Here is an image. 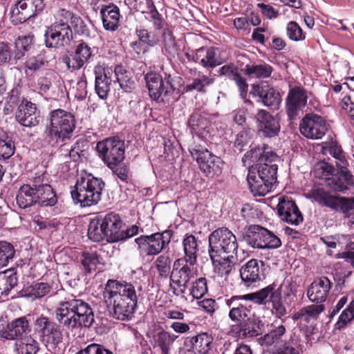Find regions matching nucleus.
Here are the masks:
<instances>
[{
	"label": "nucleus",
	"instance_id": "1",
	"mask_svg": "<svg viewBox=\"0 0 354 354\" xmlns=\"http://www.w3.org/2000/svg\"><path fill=\"white\" fill-rule=\"evenodd\" d=\"M141 292L140 284L114 279H109L102 290L106 303L112 305L113 318L124 322L134 317Z\"/></svg>",
	"mask_w": 354,
	"mask_h": 354
},
{
	"label": "nucleus",
	"instance_id": "2",
	"mask_svg": "<svg viewBox=\"0 0 354 354\" xmlns=\"http://www.w3.org/2000/svg\"><path fill=\"white\" fill-rule=\"evenodd\" d=\"M277 160L253 164L248 167L247 180L250 192L255 196H264L272 191L277 180Z\"/></svg>",
	"mask_w": 354,
	"mask_h": 354
},
{
	"label": "nucleus",
	"instance_id": "3",
	"mask_svg": "<svg viewBox=\"0 0 354 354\" xmlns=\"http://www.w3.org/2000/svg\"><path fill=\"white\" fill-rule=\"evenodd\" d=\"M307 198L321 207L328 208L334 212L342 214L345 218H350V222L354 224V215L351 214L354 209V196H342L324 188L318 187L312 189L308 194Z\"/></svg>",
	"mask_w": 354,
	"mask_h": 354
},
{
	"label": "nucleus",
	"instance_id": "4",
	"mask_svg": "<svg viewBox=\"0 0 354 354\" xmlns=\"http://www.w3.org/2000/svg\"><path fill=\"white\" fill-rule=\"evenodd\" d=\"M90 218V240L99 242L104 237L112 242H116V235L119 234L122 226V221L115 213L106 214L104 218L96 214H91Z\"/></svg>",
	"mask_w": 354,
	"mask_h": 354
},
{
	"label": "nucleus",
	"instance_id": "5",
	"mask_svg": "<svg viewBox=\"0 0 354 354\" xmlns=\"http://www.w3.org/2000/svg\"><path fill=\"white\" fill-rule=\"evenodd\" d=\"M88 305L80 299L62 302L56 310L60 324L68 328L86 327L88 319Z\"/></svg>",
	"mask_w": 354,
	"mask_h": 354
},
{
	"label": "nucleus",
	"instance_id": "6",
	"mask_svg": "<svg viewBox=\"0 0 354 354\" xmlns=\"http://www.w3.org/2000/svg\"><path fill=\"white\" fill-rule=\"evenodd\" d=\"M263 297L258 291L245 295H233L225 299V305L227 307L230 319L236 323L248 319L254 315L252 304L259 305L261 303Z\"/></svg>",
	"mask_w": 354,
	"mask_h": 354
},
{
	"label": "nucleus",
	"instance_id": "7",
	"mask_svg": "<svg viewBox=\"0 0 354 354\" xmlns=\"http://www.w3.org/2000/svg\"><path fill=\"white\" fill-rule=\"evenodd\" d=\"M208 241L211 260L222 255H233L239 247L236 236L227 227H219L213 231L208 237Z\"/></svg>",
	"mask_w": 354,
	"mask_h": 354
},
{
	"label": "nucleus",
	"instance_id": "8",
	"mask_svg": "<svg viewBox=\"0 0 354 354\" xmlns=\"http://www.w3.org/2000/svg\"><path fill=\"white\" fill-rule=\"evenodd\" d=\"M239 239L254 249H277L281 245V239L277 235L259 225L245 227Z\"/></svg>",
	"mask_w": 354,
	"mask_h": 354
},
{
	"label": "nucleus",
	"instance_id": "9",
	"mask_svg": "<svg viewBox=\"0 0 354 354\" xmlns=\"http://www.w3.org/2000/svg\"><path fill=\"white\" fill-rule=\"evenodd\" d=\"M33 328L46 348L51 352H55L63 339L60 326L50 318L41 315L34 321Z\"/></svg>",
	"mask_w": 354,
	"mask_h": 354
},
{
	"label": "nucleus",
	"instance_id": "10",
	"mask_svg": "<svg viewBox=\"0 0 354 354\" xmlns=\"http://www.w3.org/2000/svg\"><path fill=\"white\" fill-rule=\"evenodd\" d=\"M145 80L149 95L152 100L157 103L170 102L174 92L170 75L163 78L158 73L151 71L145 75Z\"/></svg>",
	"mask_w": 354,
	"mask_h": 354
},
{
	"label": "nucleus",
	"instance_id": "11",
	"mask_svg": "<svg viewBox=\"0 0 354 354\" xmlns=\"http://www.w3.org/2000/svg\"><path fill=\"white\" fill-rule=\"evenodd\" d=\"M172 236L173 232L166 230L150 235H140L135 239V243L140 255L155 256L168 246Z\"/></svg>",
	"mask_w": 354,
	"mask_h": 354
},
{
	"label": "nucleus",
	"instance_id": "12",
	"mask_svg": "<svg viewBox=\"0 0 354 354\" xmlns=\"http://www.w3.org/2000/svg\"><path fill=\"white\" fill-rule=\"evenodd\" d=\"M189 151L196 160L199 169L207 176H214L221 173L223 161L205 147L194 143L189 147Z\"/></svg>",
	"mask_w": 354,
	"mask_h": 354
},
{
	"label": "nucleus",
	"instance_id": "13",
	"mask_svg": "<svg viewBox=\"0 0 354 354\" xmlns=\"http://www.w3.org/2000/svg\"><path fill=\"white\" fill-rule=\"evenodd\" d=\"M75 127L74 116L71 113L57 109L51 112L50 127L48 133L53 139L64 141L70 138Z\"/></svg>",
	"mask_w": 354,
	"mask_h": 354
},
{
	"label": "nucleus",
	"instance_id": "14",
	"mask_svg": "<svg viewBox=\"0 0 354 354\" xmlns=\"http://www.w3.org/2000/svg\"><path fill=\"white\" fill-rule=\"evenodd\" d=\"M96 151L109 168H114L124 159V141L115 137L97 142Z\"/></svg>",
	"mask_w": 354,
	"mask_h": 354
},
{
	"label": "nucleus",
	"instance_id": "15",
	"mask_svg": "<svg viewBox=\"0 0 354 354\" xmlns=\"http://www.w3.org/2000/svg\"><path fill=\"white\" fill-rule=\"evenodd\" d=\"M72 30L68 21L64 17L55 22L45 34L46 46L50 48H59L68 44L72 39Z\"/></svg>",
	"mask_w": 354,
	"mask_h": 354
},
{
	"label": "nucleus",
	"instance_id": "16",
	"mask_svg": "<svg viewBox=\"0 0 354 354\" xmlns=\"http://www.w3.org/2000/svg\"><path fill=\"white\" fill-rule=\"evenodd\" d=\"M326 120L316 113H306L299 124L301 133L311 140L322 139L328 130Z\"/></svg>",
	"mask_w": 354,
	"mask_h": 354
},
{
	"label": "nucleus",
	"instance_id": "17",
	"mask_svg": "<svg viewBox=\"0 0 354 354\" xmlns=\"http://www.w3.org/2000/svg\"><path fill=\"white\" fill-rule=\"evenodd\" d=\"M308 99L307 91L301 86L290 88L286 98V112L290 121L297 120L303 113Z\"/></svg>",
	"mask_w": 354,
	"mask_h": 354
},
{
	"label": "nucleus",
	"instance_id": "18",
	"mask_svg": "<svg viewBox=\"0 0 354 354\" xmlns=\"http://www.w3.org/2000/svg\"><path fill=\"white\" fill-rule=\"evenodd\" d=\"M219 48L214 46L201 47L195 50L185 53L189 62L201 64L207 69H213L225 62L219 54Z\"/></svg>",
	"mask_w": 354,
	"mask_h": 354
},
{
	"label": "nucleus",
	"instance_id": "19",
	"mask_svg": "<svg viewBox=\"0 0 354 354\" xmlns=\"http://www.w3.org/2000/svg\"><path fill=\"white\" fill-rule=\"evenodd\" d=\"M189 261L178 263V259L174 261V268L170 277L171 283L177 286L174 288L173 292L176 296L183 295L188 286L189 281L194 277V271Z\"/></svg>",
	"mask_w": 354,
	"mask_h": 354
},
{
	"label": "nucleus",
	"instance_id": "20",
	"mask_svg": "<svg viewBox=\"0 0 354 354\" xmlns=\"http://www.w3.org/2000/svg\"><path fill=\"white\" fill-rule=\"evenodd\" d=\"M44 7V0H20L10 12L12 21L21 24L35 16Z\"/></svg>",
	"mask_w": 354,
	"mask_h": 354
},
{
	"label": "nucleus",
	"instance_id": "21",
	"mask_svg": "<svg viewBox=\"0 0 354 354\" xmlns=\"http://www.w3.org/2000/svg\"><path fill=\"white\" fill-rule=\"evenodd\" d=\"M279 217L290 225H298L303 221V216L295 201L289 196L279 198L277 205Z\"/></svg>",
	"mask_w": 354,
	"mask_h": 354
},
{
	"label": "nucleus",
	"instance_id": "22",
	"mask_svg": "<svg viewBox=\"0 0 354 354\" xmlns=\"http://www.w3.org/2000/svg\"><path fill=\"white\" fill-rule=\"evenodd\" d=\"M250 94L266 106L278 109L281 102L279 92L268 84H252Z\"/></svg>",
	"mask_w": 354,
	"mask_h": 354
},
{
	"label": "nucleus",
	"instance_id": "23",
	"mask_svg": "<svg viewBox=\"0 0 354 354\" xmlns=\"http://www.w3.org/2000/svg\"><path fill=\"white\" fill-rule=\"evenodd\" d=\"M274 284H270L258 290L263 297L261 303L259 305H266L267 303L272 304V313L277 318L281 319L287 314L286 308L282 302L281 292L279 288H275Z\"/></svg>",
	"mask_w": 354,
	"mask_h": 354
},
{
	"label": "nucleus",
	"instance_id": "24",
	"mask_svg": "<svg viewBox=\"0 0 354 354\" xmlns=\"http://www.w3.org/2000/svg\"><path fill=\"white\" fill-rule=\"evenodd\" d=\"M264 263L262 261L252 259L244 263L239 269L240 277L247 287L264 279Z\"/></svg>",
	"mask_w": 354,
	"mask_h": 354
},
{
	"label": "nucleus",
	"instance_id": "25",
	"mask_svg": "<svg viewBox=\"0 0 354 354\" xmlns=\"http://www.w3.org/2000/svg\"><path fill=\"white\" fill-rule=\"evenodd\" d=\"M279 156L275 152L270 150L269 147L265 144L262 145L250 146L242 158L243 165L246 166L253 162L254 164L263 163L268 160H277Z\"/></svg>",
	"mask_w": 354,
	"mask_h": 354
},
{
	"label": "nucleus",
	"instance_id": "26",
	"mask_svg": "<svg viewBox=\"0 0 354 354\" xmlns=\"http://www.w3.org/2000/svg\"><path fill=\"white\" fill-rule=\"evenodd\" d=\"M332 287V283L325 276L315 278L307 290V296L311 302L322 304L324 302Z\"/></svg>",
	"mask_w": 354,
	"mask_h": 354
},
{
	"label": "nucleus",
	"instance_id": "27",
	"mask_svg": "<svg viewBox=\"0 0 354 354\" xmlns=\"http://www.w3.org/2000/svg\"><path fill=\"white\" fill-rule=\"evenodd\" d=\"M17 121L27 127L39 124L40 117L36 105L27 100H22L15 114Z\"/></svg>",
	"mask_w": 354,
	"mask_h": 354
},
{
	"label": "nucleus",
	"instance_id": "28",
	"mask_svg": "<svg viewBox=\"0 0 354 354\" xmlns=\"http://www.w3.org/2000/svg\"><path fill=\"white\" fill-rule=\"evenodd\" d=\"M326 183L335 192L345 193L348 190V186L354 184V176L348 167L344 169L337 167L335 172L327 178Z\"/></svg>",
	"mask_w": 354,
	"mask_h": 354
},
{
	"label": "nucleus",
	"instance_id": "29",
	"mask_svg": "<svg viewBox=\"0 0 354 354\" xmlns=\"http://www.w3.org/2000/svg\"><path fill=\"white\" fill-rule=\"evenodd\" d=\"M257 120L259 122V128L263 136L268 138L278 136L280 131L279 121L269 112L263 109L259 110Z\"/></svg>",
	"mask_w": 354,
	"mask_h": 354
},
{
	"label": "nucleus",
	"instance_id": "30",
	"mask_svg": "<svg viewBox=\"0 0 354 354\" xmlns=\"http://www.w3.org/2000/svg\"><path fill=\"white\" fill-rule=\"evenodd\" d=\"M100 15L104 28L107 31L115 32L119 28L120 13L119 8L109 3L100 8Z\"/></svg>",
	"mask_w": 354,
	"mask_h": 354
},
{
	"label": "nucleus",
	"instance_id": "31",
	"mask_svg": "<svg viewBox=\"0 0 354 354\" xmlns=\"http://www.w3.org/2000/svg\"><path fill=\"white\" fill-rule=\"evenodd\" d=\"M99 73L97 70L95 71V93L98 97L104 100L107 97L108 91H109V86L113 81L111 75L112 74L111 68H104L103 69L99 68Z\"/></svg>",
	"mask_w": 354,
	"mask_h": 354
},
{
	"label": "nucleus",
	"instance_id": "32",
	"mask_svg": "<svg viewBox=\"0 0 354 354\" xmlns=\"http://www.w3.org/2000/svg\"><path fill=\"white\" fill-rule=\"evenodd\" d=\"M27 331H30L29 322L26 317H21L7 324L6 331L3 338L6 339H16L21 337Z\"/></svg>",
	"mask_w": 354,
	"mask_h": 354
},
{
	"label": "nucleus",
	"instance_id": "33",
	"mask_svg": "<svg viewBox=\"0 0 354 354\" xmlns=\"http://www.w3.org/2000/svg\"><path fill=\"white\" fill-rule=\"evenodd\" d=\"M185 257L178 259V263L189 261L190 265H195L197 261L198 251L197 239L191 234H186L182 241Z\"/></svg>",
	"mask_w": 354,
	"mask_h": 354
},
{
	"label": "nucleus",
	"instance_id": "34",
	"mask_svg": "<svg viewBox=\"0 0 354 354\" xmlns=\"http://www.w3.org/2000/svg\"><path fill=\"white\" fill-rule=\"evenodd\" d=\"M322 150L335 159L336 167L344 169L345 167H348L349 164L346 158V153L342 146L336 140L323 142Z\"/></svg>",
	"mask_w": 354,
	"mask_h": 354
},
{
	"label": "nucleus",
	"instance_id": "35",
	"mask_svg": "<svg viewBox=\"0 0 354 354\" xmlns=\"http://www.w3.org/2000/svg\"><path fill=\"white\" fill-rule=\"evenodd\" d=\"M301 339L295 333H292L288 339L283 341L274 351L266 352L263 354H301Z\"/></svg>",
	"mask_w": 354,
	"mask_h": 354
},
{
	"label": "nucleus",
	"instance_id": "36",
	"mask_svg": "<svg viewBox=\"0 0 354 354\" xmlns=\"http://www.w3.org/2000/svg\"><path fill=\"white\" fill-rule=\"evenodd\" d=\"M214 83V78L211 75H206L201 72L197 77L192 78L184 87L185 92L196 91L199 93H205L207 88Z\"/></svg>",
	"mask_w": 354,
	"mask_h": 354
},
{
	"label": "nucleus",
	"instance_id": "37",
	"mask_svg": "<svg viewBox=\"0 0 354 354\" xmlns=\"http://www.w3.org/2000/svg\"><path fill=\"white\" fill-rule=\"evenodd\" d=\"M239 323L240 334L245 337H256L263 330V322L259 317H256L254 315Z\"/></svg>",
	"mask_w": 354,
	"mask_h": 354
},
{
	"label": "nucleus",
	"instance_id": "38",
	"mask_svg": "<svg viewBox=\"0 0 354 354\" xmlns=\"http://www.w3.org/2000/svg\"><path fill=\"white\" fill-rule=\"evenodd\" d=\"M35 192L36 203L41 206H52L57 203L56 196L48 184L33 185Z\"/></svg>",
	"mask_w": 354,
	"mask_h": 354
},
{
	"label": "nucleus",
	"instance_id": "39",
	"mask_svg": "<svg viewBox=\"0 0 354 354\" xmlns=\"http://www.w3.org/2000/svg\"><path fill=\"white\" fill-rule=\"evenodd\" d=\"M233 255H222L216 259L212 260L214 271L218 276L227 278L234 268Z\"/></svg>",
	"mask_w": 354,
	"mask_h": 354
},
{
	"label": "nucleus",
	"instance_id": "40",
	"mask_svg": "<svg viewBox=\"0 0 354 354\" xmlns=\"http://www.w3.org/2000/svg\"><path fill=\"white\" fill-rule=\"evenodd\" d=\"M88 59V46L86 43L82 42L77 46L73 59L71 60L69 57H65L64 62L68 68L79 69Z\"/></svg>",
	"mask_w": 354,
	"mask_h": 354
},
{
	"label": "nucleus",
	"instance_id": "41",
	"mask_svg": "<svg viewBox=\"0 0 354 354\" xmlns=\"http://www.w3.org/2000/svg\"><path fill=\"white\" fill-rule=\"evenodd\" d=\"M282 324H272L268 332L259 339V343L263 346H270L278 343L286 333Z\"/></svg>",
	"mask_w": 354,
	"mask_h": 354
},
{
	"label": "nucleus",
	"instance_id": "42",
	"mask_svg": "<svg viewBox=\"0 0 354 354\" xmlns=\"http://www.w3.org/2000/svg\"><path fill=\"white\" fill-rule=\"evenodd\" d=\"M208 120L199 112H194L187 121V127L192 135L203 136L208 127Z\"/></svg>",
	"mask_w": 354,
	"mask_h": 354
},
{
	"label": "nucleus",
	"instance_id": "43",
	"mask_svg": "<svg viewBox=\"0 0 354 354\" xmlns=\"http://www.w3.org/2000/svg\"><path fill=\"white\" fill-rule=\"evenodd\" d=\"M189 342L195 354H206L211 349L212 337L206 333H202L192 337Z\"/></svg>",
	"mask_w": 354,
	"mask_h": 354
},
{
	"label": "nucleus",
	"instance_id": "44",
	"mask_svg": "<svg viewBox=\"0 0 354 354\" xmlns=\"http://www.w3.org/2000/svg\"><path fill=\"white\" fill-rule=\"evenodd\" d=\"M39 349V342L31 335H25L15 342L17 354H36Z\"/></svg>",
	"mask_w": 354,
	"mask_h": 354
},
{
	"label": "nucleus",
	"instance_id": "45",
	"mask_svg": "<svg viewBox=\"0 0 354 354\" xmlns=\"http://www.w3.org/2000/svg\"><path fill=\"white\" fill-rule=\"evenodd\" d=\"M244 73L250 78L265 79L269 77L273 68L268 64H247L244 68Z\"/></svg>",
	"mask_w": 354,
	"mask_h": 354
},
{
	"label": "nucleus",
	"instance_id": "46",
	"mask_svg": "<svg viewBox=\"0 0 354 354\" xmlns=\"http://www.w3.org/2000/svg\"><path fill=\"white\" fill-rule=\"evenodd\" d=\"M35 187L29 185L21 186L17 195V203L21 208L25 209L36 203Z\"/></svg>",
	"mask_w": 354,
	"mask_h": 354
},
{
	"label": "nucleus",
	"instance_id": "47",
	"mask_svg": "<svg viewBox=\"0 0 354 354\" xmlns=\"http://www.w3.org/2000/svg\"><path fill=\"white\" fill-rule=\"evenodd\" d=\"M75 189L71 191V196L75 203H80L81 207L88 205V180L82 178V181L77 180Z\"/></svg>",
	"mask_w": 354,
	"mask_h": 354
},
{
	"label": "nucleus",
	"instance_id": "48",
	"mask_svg": "<svg viewBox=\"0 0 354 354\" xmlns=\"http://www.w3.org/2000/svg\"><path fill=\"white\" fill-rule=\"evenodd\" d=\"M178 336L165 330L158 332L154 337L156 345L161 351V354H170V348Z\"/></svg>",
	"mask_w": 354,
	"mask_h": 354
},
{
	"label": "nucleus",
	"instance_id": "49",
	"mask_svg": "<svg viewBox=\"0 0 354 354\" xmlns=\"http://www.w3.org/2000/svg\"><path fill=\"white\" fill-rule=\"evenodd\" d=\"M114 73V82H117L121 89L124 92L129 93L131 91V86L130 84V73L127 71L126 68L122 64H117L115 66L112 73Z\"/></svg>",
	"mask_w": 354,
	"mask_h": 354
},
{
	"label": "nucleus",
	"instance_id": "50",
	"mask_svg": "<svg viewBox=\"0 0 354 354\" xmlns=\"http://www.w3.org/2000/svg\"><path fill=\"white\" fill-rule=\"evenodd\" d=\"M324 310V306L322 304H312L302 308L295 314V319L308 321L309 318H317Z\"/></svg>",
	"mask_w": 354,
	"mask_h": 354
},
{
	"label": "nucleus",
	"instance_id": "51",
	"mask_svg": "<svg viewBox=\"0 0 354 354\" xmlns=\"http://www.w3.org/2000/svg\"><path fill=\"white\" fill-rule=\"evenodd\" d=\"M17 284L16 273L8 272L0 274V298L1 296H6L10 291Z\"/></svg>",
	"mask_w": 354,
	"mask_h": 354
},
{
	"label": "nucleus",
	"instance_id": "52",
	"mask_svg": "<svg viewBox=\"0 0 354 354\" xmlns=\"http://www.w3.org/2000/svg\"><path fill=\"white\" fill-rule=\"evenodd\" d=\"M59 17H64V20L68 21L71 28L79 34H84L86 31V25L80 17H75L72 12L62 10L59 12Z\"/></svg>",
	"mask_w": 354,
	"mask_h": 354
},
{
	"label": "nucleus",
	"instance_id": "53",
	"mask_svg": "<svg viewBox=\"0 0 354 354\" xmlns=\"http://www.w3.org/2000/svg\"><path fill=\"white\" fill-rule=\"evenodd\" d=\"M354 318V299H353L346 308L339 316L338 320L335 324L334 328L336 330L344 328Z\"/></svg>",
	"mask_w": 354,
	"mask_h": 354
},
{
	"label": "nucleus",
	"instance_id": "54",
	"mask_svg": "<svg viewBox=\"0 0 354 354\" xmlns=\"http://www.w3.org/2000/svg\"><path fill=\"white\" fill-rule=\"evenodd\" d=\"M104 183L100 179L92 176L90 179V206L96 205L101 198Z\"/></svg>",
	"mask_w": 354,
	"mask_h": 354
},
{
	"label": "nucleus",
	"instance_id": "55",
	"mask_svg": "<svg viewBox=\"0 0 354 354\" xmlns=\"http://www.w3.org/2000/svg\"><path fill=\"white\" fill-rule=\"evenodd\" d=\"M15 147L11 138L6 134L0 138V159H8L15 153Z\"/></svg>",
	"mask_w": 354,
	"mask_h": 354
},
{
	"label": "nucleus",
	"instance_id": "56",
	"mask_svg": "<svg viewBox=\"0 0 354 354\" xmlns=\"http://www.w3.org/2000/svg\"><path fill=\"white\" fill-rule=\"evenodd\" d=\"M14 247L8 242L0 241V268L6 266L15 256Z\"/></svg>",
	"mask_w": 354,
	"mask_h": 354
},
{
	"label": "nucleus",
	"instance_id": "57",
	"mask_svg": "<svg viewBox=\"0 0 354 354\" xmlns=\"http://www.w3.org/2000/svg\"><path fill=\"white\" fill-rule=\"evenodd\" d=\"M207 292V280L204 277H200L196 279L192 284L190 289V294L194 299H201Z\"/></svg>",
	"mask_w": 354,
	"mask_h": 354
},
{
	"label": "nucleus",
	"instance_id": "58",
	"mask_svg": "<svg viewBox=\"0 0 354 354\" xmlns=\"http://www.w3.org/2000/svg\"><path fill=\"white\" fill-rule=\"evenodd\" d=\"M336 169L334 165L324 161L321 162L315 167V175L317 178H325L327 180V178L330 177Z\"/></svg>",
	"mask_w": 354,
	"mask_h": 354
},
{
	"label": "nucleus",
	"instance_id": "59",
	"mask_svg": "<svg viewBox=\"0 0 354 354\" xmlns=\"http://www.w3.org/2000/svg\"><path fill=\"white\" fill-rule=\"evenodd\" d=\"M50 286L46 283H38L27 289L28 294L32 299H38L45 296L50 292Z\"/></svg>",
	"mask_w": 354,
	"mask_h": 354
},
{
	"label": "nucleus",
	"instance_id": "60",
	"mask_svg": "<svg viewBox=\"0 0 354 354\" xmlns=\"http://www.w3.org/2000/svg\"><path fill=\"white\" fill-rule=\"evenodd\" d=\"M287 35L290 40L298 41L305 39L302 29L295 21H290L286 26Z\"/></svg>",
	"mask_w": 354,
	"mask_h": 354
},
{
	"label": "nucleus",
	"instance_id": "61",
	"mask_svg": "<svg viewBox=\"0 0 354 354\" xmlns=\"http://www.w3.org/2000/svg\"><path fill=\"white\" fill-rule=\"evenodd\" d=\"M250 137L248 133L245 131H241L236 136L234 141V151L235 152L241 153L249 145Z\"/></svg>",
	"mask_w": 354,
	"mask_h": 354
},
{
	"label": "nucleus",
	"instance_id": "62",
	"mask_svg": "<svg viewBox=\"0 0 354 354\" xmlns=\"http://www.w3.org/2000/svg\"><path fill=\"white\" fill-rule=\"evenodd\" d=\"M136 34L138 37V40L145 46L149 48L153 47L156 44V40L154 35L151 32L145 28L136 29Z\"/></svg>",
	"mask_w": 354,
	"mask_h": 354
},
{
	"label": "nucleus",
	"instance_id": "63",
	"mask_svg": "<svg viewBox=\"0 0 354 354\" xmlns=\"http://www.w3.org/2000/svg\"><path fill=\"white\" fill-rule=\"evenodd\" d=\"M219 76H225L230 80H234L240 74L239 68L233 64H225L217 71Z\"/></svg>",
	"mask_w": 354,
	"mask_h": 354
},
{
	"label": "nucleus",
	"instance_id": "64",
	"mask_svg": "<svg viewBox=\"0 0 354 354\" xmlns=\"http://www.w3.org/2000/svg\"><path fill=\"white\" fill-rule=\"evenodd\" d=\"M46 62L41 55H39L37 57L28 58L25 63L26 68V73L28 74V71L30 72H35L39 70L42 66H45Z\"/></svg>",
	"mask_w": 354,
	"mask_h": 354
}]
</instances>
